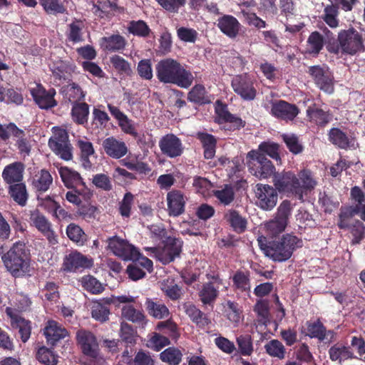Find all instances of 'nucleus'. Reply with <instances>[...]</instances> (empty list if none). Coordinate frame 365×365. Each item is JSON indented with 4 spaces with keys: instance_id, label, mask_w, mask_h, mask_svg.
<instances>
[{
    "instance_id": "nucleus-1",
    "label": "nucleus",
    "mask_w": 365,
    "mask_h": 365,
    "mask_svg": "<svg viewBox=\"0 0 365 365\" xmlns=\"http://www.w3.org/2000/svg\"><path fill=\"white\" fill-rule=\"evenodd\" d=\"M156 70L161 82L175 83L183 88H187L192 83L191 74L175 60L167 58L160 61L157 64Z\"/></svg>"
},
{
    "instance_id": "nucleus-2",
    "label": "nucleus",
    "mask_w": 365,
    "mask_h": 365,
    "mask_svg": "<svg viewBox=\"0 0 365 365\" xmlns=\"http://www.w3.org/2000/svg\"><path fill=\"white\" fill-rule=\"evenodd\" d=\"M29 255L26 244L23 242H17L6 254L2 256V260L7 270L14 277H19L28 272Z\"/></svg>"
},
{
    "instance_id": "nucleus-3",
    "label": "nucleus",
    "mask_w": 365,
    "mask_h": 365,
    "mask_svg": "<svg viewBox=\"0 0 365 365\" xmlns=\"http://www.w3.org/2000/svg\"><path fill=\"white\" fill-rule=\"evenodd\" d=\"M301 241L295 236L287 234L277 240L269 242V248L266 250V255L274 261L284 262L289 259L297 244Z\"/></svg>"
},
{
    "instance_id": "nucleus-4",
    "label": "nucleus",
    "mask_w": 365,
    "mask_h": 365,
    "mask_svg": "<svg viewBox=\"0 0 365 365\" xmlns=\"http://www.w3.org/2000/svg\"><path fill=\"white\" fill-rule=\"evenodd\" d=\"M246 158L250 173L259 179H265L276 173L274 166L263 153L252 150L247 153Z\"/></svg>"
},
{
    "instance_id": "nucleus-5",
    "label": "nucleus",
    "mask_w": 365,
    "mask_h": 365,
    "mask_svg": "<svg viewBox=\"0 0 365 365\" xmlns=\"http://www.w3.org/2000/svg\"><path fill=\"white\" fill-rule=\"evenodd\" d=\"M163 242V248L146 247L145 250L151 251L159 261L163 264H167L180 256L182 242L178 238L168 237Z\"/></svg>"
},
{
    "instance_id": "nucleus-6",
    "label": "nucleus",
    "mask_w": 365,
    "mask_h": 365,
    "mask_svg": "<svg viewBox=\"0 0 365 365\" xmlns=\"http://www.w3.org/2000/svg\"><path fill=\"white\" fill-rule=\"evenodd\" d=\"M53 135L48 140V146L58 155L65 160L72 158V147L68 140V135L66 130L54 127Z\"/></svg>"
},
{
    "instance_id": "nucleus-7",
    "label": "nucleus",
    "mask_w": 365,
    "mask_h": 365,
    "mask_svg": "<svg viewBox=\"0 0 365 365\" xmlns=\"http://www.w3.org/2000/svg\"><path fill=\"white\" fill-rule=\"evenodd\" d=\"M275 190L279 192H292L299 200L303 199L302 187L299 180L291 172L276 173L273 179Z\"/></svg>"
},
{
    "instance_id": "nucleus-8",
    "label": "nucleus",
    "mask_w": 365,
    "mask_h": 365,
    "mask_svg": "<svg viewBox=\"0 0 365 365\" xmlns=\"http://www.w3.org/2000/svg\"><path fill=\"white\" fill-rule=\"evenodd\" d=\"M108 248L124 260L135 261L140 257V252L133 245L118 237L108 239Z\"/></svg>"
},
{
    "instance_id": "nucleus-9",
    "label": "nucleus",
    "mask_w": 365,
    "mask_h": 365,
    "mask_svg": "<svg viewBox=\"0 0 365 365\" xmlns=\"http://www.w3.org/2000/svg\"><path fill=\"white\" fill-rule=\"evenodd\" d=\"M364 51L362 34L354 27L344 30V53L355 55Z\"/></svg>"
},
{
    "instance_id": "nucleus-10",
    "label": "nucleus",
    "mask_w": 365,
    "mask_h": 365,
    "mask_svg": "<svg viewBox=\"0 0 365 365\" xmlns=\"http://www.w3.org/2000/svg\"><path fill=\"white\" fill-rule=\"evenodd\" d=\"M258 198L259 206L264 210H272L277 204V192L276 190L269 185L258 184L255 192Z\"/></svg>"
},
{
    "instance_id": "nucleus-11",
    "label": "nucleus",
    "mask_w": 365,
    "mask_h": 365,
    "mask_svg": "<svg viewBox=\"0 0 365 365\" xmlns=\"http://www.w3.org/2000/svg\"><path fill=\"white\" fill-rule=\"evenodd\" d=\"M232 87L234 91L246 101H252L257 91L253 87L252 83L246 76H236L232 81Z\"/></svg>"
},
{
    "instance_id": "nucleus-12",
    "label": "nucleus",
    "mask_w": 365,
    "mask_h": 365,
    "mask_svg": "<svg viewBox=\"0 0 365 365\" xmlns=\"http://www.w3.org/2000/svg\"><path fill=\"white\" fill-rule=\"evenodd\" d=\"M76 338L83 353L90 357L96 358L98 355V344L95 336L85 330L78 331Z\"/></svg>"
},
{
    "instance_id": "nucleus-13",
    "label": "nucleus",
    "mask_w": 365,
    "mask_h": 365,
    "mask_svg": "<svg viewBox=\"0 0 365 365\" xmlns=\"http://www.w3.org/2000/svg\"><path fill=\"white\" fill-rule=\"evenodd\" d=\"M162 153L170 158L180 156L183 150L180 140L173 134L163 136L159 143Z\"/></svg>"
},
{
    "instance_id": "nucleus-14",
    "label": "nucleus",
    "mask_w": 365,
    "mask_h": 365,
    "mask_svg": "<svg viewBox=\"0 0 365 365\" xmlns=\"http://www.w3.org/2000/svg\"><path fill=\"white\" fill-rule=\"evenodd\" d=\"M168 211L170 216H179L185 211V200L179 190H173L167 195Z\"/></svg>"
},
{
    "instance_id": "nucleus-15",
    "label": "nucleus",
    "mask_w": 365,
    "mask_h": 365,
    "mask_svg": "<svg viewBox=\"0 0 365 365\" xmlns=\"http://www.w3.org/2000/svg\"><path fill=\"white\" fill-rule=\"evenodd\" d=\"M271 110L274 116L286 120H292L299 113V110L295 105L288 103L284 101L273 104Z\"/></svg>"
},
{
    "instance_id": "nucleus-16",
    "label": "nucleus",
    "mask_w": 365,
    "mask_h": 365,
    "mask_svg": "<svg viewBox=\"0 0 365 365\" xmlns=\"http://www.w3.org/2000/svg\"><path fill=\"white\" fill-rule=\"evenodd\" d=\"M32 96L41 108L48 109L56 105L53 98L55 91L53 89L46 91L43 88H38L31 91Z\"/></svg>"
},
{
    "instance_id": "nucleus-17",
    "label": "nucleus",
    "mask_w": 365,
    "mask_h": 365,
    "mask_svg": "<svg viewBox=\"0 0 365 365\" xmlns=\"http://www.w3.org/2000/svg\"><path fill=\"white\" fill-rule=\"evenodd\" d=\"M217 26L221 31L230 38H235L240 31V24L232 16L224 15L218 19Z\"/></svg>"
},
{
    "instance_id": "nucleus-18",
    "label": "nucleus",
    "mask_w": 365,
    "mask_h": 365,
    "mask_svg": "<svg viewBox=\"0 0 365 365\" xmlns=\"http://www.w3.org/2000/svg\"><path fill=\"white\" fill-rule=\"evenodd\" d=\"M103 147L107 155L117 159L124 156L128 150L125 143L113 137L106 138L103 142Z\"/></svg>"
},
{
    "instance_id": "nucleus-19",
    "label": "nucleus",
    "mask_w": 365,
    "mask_h": 365,
    "mask_svg": "<svg viewBox=\"0 0 365 365\" xmlns=\"http://www.w3.org/2000/svg\"><path fill=\"white\" fill-rule=\"evenodd\" d=\"M309 72L314 78L316 83L320 89L331 93L333 91L331 79L325 74L324 70L319 66H314L309 68Z\"/></svg>"
},
{
    "instance_id": "nucleus-20",
    "label": "nucleus",
    "mask_w": 365,
    "mask_h": 365,
    "mask_svg": "<svg viewBox=\"0 0 365 365\" xmlns=\"http://www.w3.org/2000/svg\"><path fill=\"white\" fill-rule=\"evenodd\" d=\"M44 334L48 341L54 345L59 339L66 337L68 335V331L64 328L59 327L57 322L49 321L44 329Z\"/></svg>"
},
{
    "instance_id": "nucleus-21",
    "label": "nucleus",
    "mask_w": 365,
    "mask_h": 365,
    "mask_svg": "<svg viewBox=\"0 0 365 365\" xmlns=\"http://www.w3.org/2000/svg\"><path fill=\"white\" fill-rule=\"evenodd\" d=\"M63 265L66 270L75 271L78 268L88 267L91 263L83 255L74 252L66 257Z\"/></svg>"
},
{
    "instance_id": "nucleus-22",
    "label": "nucleus",
    "mask_w": 365,
    "mask_h": 365,
    "mask_svg": "<svg viewBox=\"0 0 365 365\" xmlns=\"http://www.w3.org/2000/svg\"><path fill=\"white\" fill-rule=\"evenodd\" d=\"M59 173L64 185L68 188H73L78 184H84L80 174L67 167H61L59 169Z\"/></svg>"
},
{
    "instance_id": "nucleus-23",
    "label": "nucleus",
    "mask_w": 365,
    "mask_h": 365,
    "mask_svg": "<svg viewBox=\"0 0 365 365\" xmlns=\"http://www.w3.org/2000/svg\"><path fill=\"white\" fill-rule=\"evenodd\" d=\"M23 165L16 163L6 166L3 172L4 179L7 183L20 182L23 178Z\"/></svg>"
},
{
    "instance_id": "nucleus-24",
    "label": "nucleus",
    "mask_w": 365,
    "mask_h": 365,
    "mask_svg": "<svg viewBox=\"0 0 365 365\" xmlns=\"http://www.w3.org/2000/svg\"><path fill=\"white\" fill-rule=\"evenodd\" d=\"M101 46H103L106 50L115 52L125 48V40L120 35L113 34L108 37H103L101 38Z\"/></svg>"
},
{
    "instance_id": "nucleus-25",
    "label": "nucleus",
    "mask_w": 365,
    "mask_h": 365,
    "mask_svg": "<svg viewBox=\"0 0 365 365\" xmlns=\"http://www.w3.org/2000/svg\"><path fill=\"white\" fill-rule=\"evenodd\" d=\"M197 138L200 140L204 148V156L206 159H212L215 154L217 140L215 138L208 133H198Z\"/></svg>"
},
{
    "instance_id": "nucleus-26",
    "label": "nucleus",
    "mask_w": 365,
    "mask_h": 365,
    "mask_svg": "<svg viewBox=\"0 0 365 365\" xmlns=\"http://www.w3.org/2000/svg\"><path fill=\"white\" fill-rule=\"evenodd\" d=\"M324 46V37L318 31L312 32L307 40V52L317 56Z\"/></svg>"
},
{
    "instance_id": "nucleus-27",
    "label": "nucleus",
    "mask_w": 365,
    "mask_h": 365,
    "mask_svg": "<svg viewBox=\"0 0 365 365\" xmlns=\"http://www.w3.org/2000/svg\"><path fill=\"white\" fill-rule=\"evenodd\" d=\"M219 103V101H217ZM216 113L218 116L217 122L219 123H222V122H230L234 123L235 126L239 128L242 125V120L240 118L235 117L232 114H231L227 108V106L222 104L218 103L217 106L215 108Z\"/></svg>"
},
{
    "instance_id": "nucleus-28",
    "label": "nucleus",
    "mask_w": 365,
    "mask_h": 365,
    "mask_svg": "<svg viewBox=\"0 0 365 365\" xmlns=\"http://www.w3.org/2000/svg\"><path fill=\"white\" fill-rule=\"evenodd\" d=\"M185 312L200 327H204L210 323L206 315L192 304L185 306Z\"/></svg>"
},
{
    "instance_id": "nucleus-29",
    "label": "nucleus",
    "mask_w": 365,
    "mask_h": 365,
    "mask_svg": "<svg viewBox=\"0 0 365 365\" xmlns=\"http://www.w3.org/2000/svg\"><path fill=\"white\" fill-rule=\"evenodd\" d=\"M9 193L14 200L21 206H24L28 198L26 185L24 183H16L9 187Z\"/></svg>"
},
{
    "instance_id": "nucleus-30",
    "label": "nucleus",
    "mask_w": 365,
    "mask_h": 365,
    "mask_svg": "<svg viewBox=\"0 0 365 365\" xmlns=\"http://www.w3.org/2000/svg\"><path fill=\"white\" fill-rule=\"evenodd\" d=\"M145 304L149 314L155 318L163 319L169 315V310L163 304L155 302L148 299Z\"/></svg>"
},
{
    "instance_id": "nucleus-31",
    "label": "nucleus",
    "mask_w": 365,
    "mask_h": 365,
    "mask_svg": "<svg viewBox=\"0 0 365 365\" xmlns=\"http://www.w3.org/2000/svg\"><path fill=\"white\" fill-rule=\"evenodd\" d=\"M182 356L181 351L175 347H169L160 354V359L170 365H178L182 360Z\"/></svg>"
},
{
    "instance_id": "nucleus-32",
    "label": "nucleus",
    "mask_w": 365,
    "mask_h": 365,
    "mask_svg": "<svg viewBox=\"0 0 365 365\" xmlns=\"http://www.w3.org/2000/svg\"><path fill=\"white\" fill-rule=\"evenodd\" d=\"M225 219L235 231L238 232H242L245 231L247 221L245 219L242 217L237 211L230 210L225 215Z\"/></svg>"
},
{
    "instance_id": "nucleus-33",
    "label": "nucleus",
    "mask_w": 365,
    "mask_h": 365,
    "mask_svg": "<svg viewBox=\"0 0 365 365\" xmlns=\"http://www.w3.org/2000/svg\"><path fill=\"white\" fill-rule=\"evenodd\" d=\"M89 113L88 105L86 103H75L72 108V117L73 120L79 123L83 124L87 122Z\"/></svg>"
},
{
    "instance_id": "nucleus-34",
    "label": "nucleus",
    "mask_w": 365,
    "mask_h": 365,
    "mask_svg": "<svg viewBox=\"0 0 365 365\" xmlns=\"http://www.w3.org/2000/svg\"><path fill=\"white\" fill-rule=\"evenodd\" d=\"M255 311L258 315V322L267 325L270 322L269 306L267 300H259L255 306Z\"/></svg>"
},
{
    "instance_id": "nucleus-35",
    "label": "nucleus",
    "mask_w": 365,
    "mask_h": 365,
    "mask_svg": "<svg viewBox=\"0 0 365 365\" xmlns=\"http://www.w3.org/2000/svg\"><path fill=\"white\" fill-rule=\"evenodd\" d=\"M12 327L19 329L21 339L23 342H26L31 335V322L24 318H15L12 322Z\"/></svg>"
},
{
    "instance_id": "nucleus-36",
    "label": "nucleus",
    "mask_w": 365,
    "mask_h": 365,
    "mask_svg": "<svg viewBox=\"0 0 365 365\" xmlns=\"http://www.w3.org/2000/svg\"><path fill=\"white\" fill-rule=\"evenodd\" d=\"M52 182V177L48 171L41 170L40 175H36L33 184L38 191H46Z\"/></svg>"
},
{
    "instance_id": "nucleus-37",
    "label": "nucleus",
    "mask_w": 365,
    "mask_h": 365,
    "mask_svg": "<svg viewBox=\"0 0 365 365\" xmlns=\"http://www.w3.org/2000/svg\"><path fill=\"white\" fill-rule=\"evenodd\" d=\"M110 310L108 307L100 302H93L91 315L96 320L104 322L108 319Z\"/></svg>"
},
{
    "instance_id": "nucleus-38",
    "label": "nucleus",
    "mask_w": 365,
    "mask_h": 365,
    "mask_svg": "<svg viewBox=\"0 0 365 365\" xmlns=\"http://www.w3.org/2000/svg\"><path fill=\"white\" fill-rule=\"evenodd\" d=\"M122 317L133 323H139L143 321L144 314L135 309L131 305H126L122 308Z\"/></svg>"
},
{
    "instance_id": "nucleus-39",
    "label": "nucleus",
    "mask_w": 365,
    "mask_h": 365,
    "mask_svg": "<svg viewBox=\"0 0 365 365\" xmlns=\"http://www.w3.org/2000/svg\"><path fill=\"white\" fill-rule=\"evenodd\" d=\"M64 96L70 102L76 103L84 97L81 88L76 83L68 85L63 90Z\"/></svg>"
},
{
    "instance_id": "nucleus-40",
    "label": "nucleus",
    "mask_w": 365,
    "mask_h": 365,
    "mask_svg": "<svg viewBox=\"0 0 365 365\" xmlns=\"http://www.w3.org/2000/svg\"><path fill=\"white\" fill-rule=\"evenodd\" d=\"M267 352L272 356L283 359L284 357L285 349L283 344L278 340H271L265 345Z\"/></svg>"
},
{
    "instance_id": "nucleus-41",
    "label": "nucleus",
    "mask_w": 365,
    "mask_h": 365,
    "mask_svg": "<svg viewBox=\"0 0 365 365\" xmlns=\"http://www.w3.org/2000/svg\"><path fill=\"white\" fill-rule=\"evenodd\" d=\"M238 349L241 354L250 356L252 353V342L251 336L249 334L241 335L237 338Z\"/></svg>"
},
{
    "instance_id": "nucleus-42",
    "label": "nucleus",
    "mask_w": 365,
    "mask_h": 365,
    "mask_svg": "<svg viewBox=\"0 0 365 365\" xmlns=\"http://www.w3.org/2000/svg\"><path fill=\"white\" fill-rule=\"evenodd\" d=\"M130 33L140 36H147L150 33V29L148 25L143 21L139 20L137 21H132L129 24V26L128 28Z\"/></svg>"
},
{
    "instance_id": "nucleus-43",
    "label": "nucleus",
    "mask_w": 365,
    "mask_h": 365,
    "mask_svg": "<svg viewBox=\"0 0 365 365\" xmlns=\"http://www.w3.org/2000/svg\"><path fill=\"white\" fill-rule=\"evenodd\" d=\"M353 237L352 244H358L364 237L365 226L360 220H356L349 227Z\"/></svg>"
},
{
    "instance_id": "nucleus-44",
    "label": "nucleus",
    "mask_w": 365,
    "mask_h": 365,
    "mask_svg": "<svg viewBox=\"0 0 365 365\" xmlns=\"http://www.w3.org/2000/svg\"><path fill=\"white\" fill-rule=\"evenodd\" d=\"M289 151L298 154L303 150L302 145L299 143L298 138L294 134H283L282 135Z\"/></svg>"
},
{
    "instance_id": "nucleus-45",
    "label": "nucleus",
    "mask_w": 365,
    "mask_h": 365,
    "mask_svg": "<svg viewBox=\"0 0 365 365\" xmlns=\"http://www.w3.org/2000/svg\"><path fill=\"white\" fill-rule=\"evenodd\" d=\"M110 62L118 72L128 76L131 75L132 69L130 68L129 63L122 57L115 55L110 58Z\"/></svg>"
},
{
    "instance_id": "nucleus-46",
    "label": "nucleus",
    "mask_w": 365,
    "mask_h": 365,
    "mask_svg": "<svg viewBox=\"0 0 365 365\" xmlns=\"http://www.w3.org/2000/svg\"><path fill=\"white\" fill-rule=\"evenodd\" d=\"M217 294V291L214 287L213 284L210 282L203 285L200 296L204 304H209L216 298Z\"/></svg>"
},
{
    "instance_id": "nucleus-47",
    "label": "nucleus",
    "mask_w": 365,
    "mask_h": 365,
    "mask_svg": "<svg viewBox=\"0 0 365 365\" xmlns=\"http://www.w3.org/2000/svg\"><path fill=\"white\" fill-rule=\"evenodd\" d=\"M307 331V335L312 338L323 340L325 337V328L319 321L309 324Z\"/></svg>"
},
{
    "instance_id": "nucleus-48",
    "label": "nucleus",
    "mask_w": 365,
    "mask_h": 365,
    "mask_svg": "<svg viewBox=\"0 0 365 365\" xmlns=\"http://www.w3.org/2000/svg\"><path fill=\"white\" fill-rule=\"evenodd\" d=\"M259 152V153H263L265 155H268L273 159L277 160H280V157L278 153V145L275 143H262L259 145V149L257 150Z\"/></svg>"
},
{
    "instance_id": "nucleus-49",
    "label": "nucleus",
    "mask_w": 365,
    "mask_h": 365,
    "mask_svg": "<svg viewBox=\"0 0 365 365\" xmlns=\"http://www.w3.org/2000/svg\"><path fill=\"white\" fill-rule=\"evenodd\" d=\"M66 233L69 239L73 242L83 243L86 240L83 230L75 224H70L68 226Z\"/></svg>"
},
{
    "instance_id": "nucleus-50",
    "label": "nucleus",
    "mask_w": 365,
    "mask_h": 365,
    "mask_svg": "<svg viewBox=\"0 0 365 365\" xmlns=\"http://www.w3.org/2000/svg\"><path fill=\"white\" fill-rule=\"evenodd\" d=\"M37 359L46 365H55L57 362L52 352L46 347H41L36 354Z\"/></svg>"
},
{
    "instance_id": "nucleus-51",
    "label": "nucleus",
    "mask_w": 365,
    "mask_h": 365,
    "mask_svg": "<svg viewBox=\"0 0 365 365\" xmlns=\"http://www.w3.org/2000/svg\"><path fill=\"white\" fill-rule=\"evenodd\" d=\"M287 225V223L274 217V219L269 221L265 225V227L269 235L276 236L285 230Z\"/></svg>"
},
{
    "instance_id": "nucleus-52",
    "label": "nucleus",
    "mask_w": 365,
    "mask_h": 365,
    "mask_svg": "<svg viewBox=\"0 0 365 365\" xmlns=\"http://www.w3.org/2000/svg\"><path fill=\"white\" fill-rule=\"evenodd\" d=\"M291 212L292 205L290 201L284 200L277 208L275 218L287 224Z\"/></svg>"
},
{
    "instance_id": "nucleus-53",
    "label": "nucleus",
    "mask_w": 365,
    "mask_h": 365,
    "mask_svg": "<svg viewBox=\"0 0 365 365\" xmlns=\"http://www.w3.org/2000/svg\"><path fill=\"white\" fill-rule=\"evenodd\" d=\"M31 220L36 227L41 232L48 231L51 227L50 223L46 217L43 215H40L37 211L31 214Z\"/></svg>"
},
{
    "instance_id": "nucleus-54",
    "label": "nucleus",
    "mask_w": 365,
    "mask_h": 365,
    "mask_svg": "<svg viewBox=\"0 0 365 365\" xmlns=\"http://www.w3.org/2000/svg\"><path fill=\"white\" fill-rule=\"evenodd\" d=\"M84 287L93 294H98L103 290L102 284L93 277L88 276L83 278Z\"/></svg>"
},
{
    "instance_id": "nucleus-55",
    "label": "nucleus",
    "mask_w": 365,
    "mask_h": 365,
    "mask_svg": "<svg viewBox=\"0 0 365 365\" xmlns=\"http://www.w3.org/2000/svg\"><path fill=\"white\" fill-rule=\"evenodd\" d=\"M214 195L222 203L225 205H229L234 200V192L232 187L227 186L221 190L215 191Z\"/></svg>"
},
{
    "instance_id": "nucleus-56",
    "label": "nucleus",
    "mask_w": 365,
    "mask_h": 365,
    "mask_svg": "<svg viewBox=\"0 0 365 365\" xmlns=\"http://www.w3.org/2000/svg\"><path fill=\"white\" fill-rule=\"evenodd\" d=\"M308 113L310 118L317 124L324 125L329 121L328 114L322 109L314 108L308 110Z\"/></svg>"
},
{
    "instance_id": "nucleus-57",
    "label": "nucleus",
    "mask_w": 365,
    "mask_h": 365,
    "mask_svg": "<svg viewBox=\"0 0 365 365\" xmlns=\"http://www.w3.org/2000/svg\"><path fill=\"white\" fill-rule=\"evenodd\" d=\"M233 282L238 289L244 291L250 289V279L248 274L245 272L241 271L237 272L233 277Z\"/></svg>"
},
{
    "instance_id": "nucleus-58",
    "label": "nucleus",
    "mask_w": 365,
    "mask_h": 365,
    "mask_svg": "<svg viewBox=\"0 0 365 365\" xmlns=\"http://www.w3.org/2000/svg\"><path fill=\"white\" fill-rule=\"evenodd\" d=\"M205 98V88L202 85H196L189 92L187 98L189 101L202 103Z\"/></svg>"
},
{
    "instance_id": "nucleus-59",
    "label": "nucleus",
    "mask_w": 365,
    "mask_h": 365,
    "mask_svg": "<svg viewBox=\"0 0 365 365\" xmlns=\"http://www.w3.org/2000/svg\"><path fill=\"white\" fill-rule=\"evenodd\" d=\"M120 337L127 344L135 343L134 331L130 325L125 322L121 323Z\"/></svg>"
},
{
    "instance_id": "nucleus-60",
    "label": "nucleus",
    "mask_w": 365,
    "mask_h": 365,
    "mask_svg": "<svg viewBox=\"0 0 365 365\" xmlns=\"http://www.w3.org/2000/svg\"><path fill=\"white\" fill-rule=\"evenodd\" d=\"M177 33L179 38L185 42H195L197 35L195 30L185 27L179 28Z\"/></svg>"
},
{
    "instance_id": "nucleus-61",
    "label": "nucleus",
    "mask_w": 365,
    "mask_h": 365,
    "mask_svg": "<svg viewBox=\"0 0 365 365\" xmlns=\"http://www.w3.org/2000/svg\"><path fill=\"white\" fill-rule=\"evenodd\" d=\"M325 16L324 18L326 23L331 27H336L338 25V21L336 19L338 13L337 7L333 6H327L324 9Z\"/></svg>"
},
{
    "instance_id": "nucleus-62",
    "label": "nucleus",
    "mask_w": 365,
    "mask_h": 365,
    "mask_svg": "<svg viewBox=\"0 0 365 365\" xmlns=\"http://www.w3.org/2000/svg\"><path fill=\"white\" fill-rule=\"evenodd\" d=\"M138 74L145 79H151L153 77L151 63L150 60H142L138 66Z\"/></svg>"
},
{
    "instance_id": "nucleus-63",
    "label": "nucleus",
    "mask_w": 365,
    "mask_h": 365,
    "mask_svg": "<svg viewBox=\"0 0 365 365\" xmlns=\"http://www.w3.org/2000/svg\"><path fill=\"white\" fill-rule=\"evenodd\" d=\"M127 273L129 277L133 280H138L143 278L145 272L139 267L137 262L133 261V264H130L127 267Z\"/></svg>"
},
{
    "instance_id": "nucleus-64",
    "label": "nucleus",
    "mask_w": 365,
    "mask_h": 365,
    "mask_svg": "<svg viewBox=\"0 0 365 365\" xmlns=\"http://www.w3.org/2000/svg\"><path fill=\"white\" fill-rule=\"evenodd\" d=\"M133 365H155V363L149 354L140 351L133 359Z\"/></svg>"
}]
</instances>
